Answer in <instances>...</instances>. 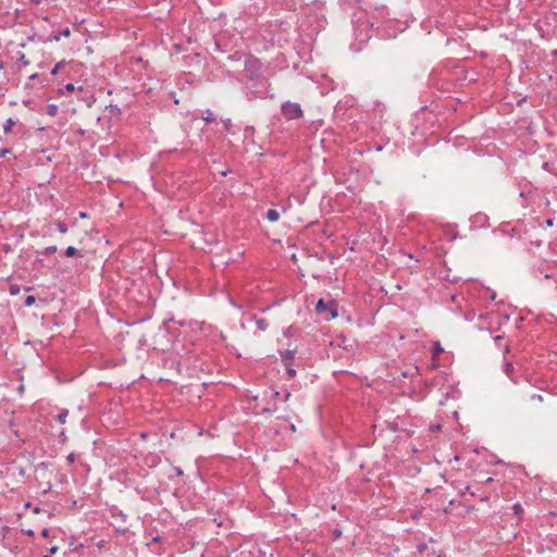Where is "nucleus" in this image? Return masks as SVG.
Returning a JSON list of instances; mask_svg holds the SVG:
<instances>
[{
    "label": "nucleus",
    "mask_w": 557,
    "mask_h": 557,
    "mask_svg": "<svg viewBox=\"0 0 557 557\" xmlns=\"http://www.w3.org/2000/svg\"><path fill=\"white\" fill-rule=\"evenodd\" d=\"M418 549H419L420 552H423V550L425 549V545H424V544L419 545V546H418Z\"/></svg>",
    "instance_id": "obj_30"
},
{
    "label": "nucleus",
    "mask_w": 557,
    "mask_h": 557,
    "mask_svg": "<svg viewBox=\"0 0 557 557\" xmlns=\"http://www.w3.org/2000/svg\"><path fill=\"white\" fill-rule=\"evenodd\" d=\"M504 372L506 373V375L512 381V382H516V380L512 377V372H513V366L511 362L507 361L505 363V367H504Z\"/></svg>",
    "instance_id": "obj_5"
},
{
    "label": "nucleus",
    "mask_w": 557,
    "mask_h": 557,
    "mask_svg": "<svg viewBox=\"0 0 557 557\" xmlns=\"http://www.w3.org/2000/svg\"><path fill=\"white\" fill-rule=\"evenodd\" d=\"M57 251V246L46 247L44 250L45 255H53Z\"/></svg>",
    "instance_id": "obj_17"
},
{
    "label": "nucleus",
    "mask_w": 557,
    "mask_h": 557,
    "mask_svg": "<svg viewBox=\"0 0 557 557\" xmlns=\"http://www.w3.org/2000/svg\"><path fill=\"white\" fill-rule=\"evenodd\" d=\"M15 125V121L11 117H9L7 121H5V124L3 126V132L5 134H9L11 131H12V127Z\"/></svg>",
    "instance_id": "obj_6"
},
{
    "label": "nucleus",
    "mask_w": 557,
    "mask_h": 557,
    "mask_svg": "<svg viewBox=\"0 0 557 557\" xmlns=\"http://www.w3.org/2000/svg\"><path fill=\"white\" fill-rule=\"evenodd\" d=\"M35 301H36L35 296H33V295H28V296L25 298L24 304H25V306H26V307H30V306H33V305L35 304Z\"/></svg>",
    "instance_id": "obj_16"
},
{
    "label": "nucleus",
    "mask_w": 557,
    "mask_h": 557,
    "mask_svg": "<svg viewBox=\"0 0 557 557\" xmlns=\"http://www.w3.org/2000/svg\"><path fill=\"white\" fill-rule=\"evenodd\" d=\"M64 90H66V91H69V92L74 91V90H75V86H74V84H72V83L66 84V85L64 86Z\"/></svg>",
    "instance_id": "obj_21"
},
{
    "label": "nucleus",
    "mask_w": 557,
    "mask_h": 557,
    "mask_svg": "<svg viewBox=\"0 0 557 557\" xmlns=\"http://www.w3.org/2000/svg\"><path fill=\"white\" fill-rule=\"evenodd\" d=\"M34 512H39V508H37V507H36V508L34 509Z\"/></svg>",
    "instance_id": "obj_37"
},
{
    "label": "nucleus",
    "mask_w": 557,
    "mask_h": 557,
    "mask_svg": "<svg viewBox=\"0 0 557 557\" xmlns=\"http://www.w3.org/2000/svg\"><path fill=\"white\" fill-rule=\"evenodd\" d=\"M67 414L69 411L66 409L61 410L60 413L57 416V421L61 424L65 423Z\"/></svg>",
    "instance_id": "obj_8"
},
{
    "label": "nucleus",
    "mask_w": 557,
    "mask_h": 557,
    "mask_svg": "<svg viewBox=\"0 0 557 557\" xmlns=\"http://www.w3.org/2000/svg\"><path fill=\"white\" fill-rule=\"evenodd\" d=\"M49 533H50V531H49V529H47V528L42 529V531H41V535H42L44 537H49Z\"/></svg>",
    "instance_id": "obj_24"
},
{
    "label": "nucleus",
    "mask_w": 557,
    "mask_h": 557,
    "mask_svg": "<svg viewBox=\"0 0 557 557\" xmlns=\"http://www.w3.org/2000/svg\"><path fill=\"white\" fill-rule=\"evenodd\" d=\"M9 152H10L9 149H5V148L0 149V159L5 157Z\"/></svg>",
    "instance_id": "obj_23"
},
{
    "label": "nucleus",
    "mask_w": 557,
    "mask_h": 557,
    "mask_svg": "<svg viewBox=\"0 0 557 557\" xmlns=\"http://www.w3.org/2000/svg\"><path fill=\"white\" fill-rule=\"evenodd\" d=\"M27 534L33 536L34 535V531L33 530H28Z\"/></svg>",
    "instance_id": "obj_34"
},
{
    "label": "nucleus",
    "mask_w": 557,
    "mask_h": 557,
    "mask_svg": "<svg viewBox=\"0 0 557 557\" xmlns=\"http://www.w3.org/2000/svg\"><path fill=\"white\" fill-rule=\"evenodd\" d=\"M57 550H58V547H57V546H53V547H51V548H50V553H51V554L57 553Z\"/></svg>",
    "instance_id": "obj_31"
},
{
    "label": "nucleus",
    "mask_w": 557,
    "mask_h": 557,
    "mask_svg": "<svg viewBox=\"0 0 557 557\" xmlns=\"http://www.w3.org/2000/svg\"><path fill=\"white\" fill-rule=\"evenodd\" d=\"M443 350L444 349L442 348L441 344L438 342H435L434 345H433V355L437 356L441 352H443Z\"/></svg>",
    "instance_id": "obj_15"
},
{
    "label": "nucleus",
    "mask_w": 557,
    "mask_h": 557,
    "mask_svg": "<svg viewBox=\"0 0 557 557\" xmlns=\"http://www.w3.org/2000/svg\"><path fill=\"white\" fill-rule=\"evenodd\" d=\"M79 216H81V218H86V213H85V212H81V213H79Z\"/></svg>",
    "instance_id": "obj_35"
},
{
    "label": "nucleus",
    "mask_w": 557,
    "mask_h": 557,
    "mask_svg": "<svg viewBox=\"0 0 557 557\" xmlns=\"http://www.w3.org/2000/svg\"><path fill=\"white\" fill-rule=\"evenodd\" d=\"M174 471L176 473V475H183V470L180 468V467H174Z\"/></svg>",
    "instance_id": "obj_25"
},
{
    "label": "nucleus",
    "mask_w": 557,
    "mask_h": 557,
    "mask_svg": "<svg viewBox=\"0 0 557 557\" xmlns=\"http://www.w3.org/2000/svg\"><path fill=\"white\" fill-rule=\"evenodd\" d=\"M285 366L289 377H294L296 375V370L292 368L290 363H287Z\"/></svg>",
    "instance_id": "obj_18"
},
{
    "label": "nucleus",
    "mask_w": 557,
    "mask_h": 557,
    "mask_svg": "<svg viewBox=\"0 0 557 557\" xmlns=\"http://www.w3.org/2000/svg\"><path fill=\"white\" fill-rule=\"evenodd\" d=\"M267 219L270 222H276L280 219V213L275 209H269L267 212Z\"/></svg>",
    "instance_id": "obj_4"
},
{
    "label": "nucleus",
    "mask_w": 557,
    "mask_h": 557,
    "mask_svg": "<svg viewBox=\"0 0 557 557\" xmlns=\"http://www.w3.org/2000/svg\"><path fill=\"white\" fill-rule=\"evenodd\" d=\"M55 226L61 234H65L67 232V225L62 221H57Z\"/></svg>",
    "instance_id": "obj_10"
},
{
    "label": "nucleus",
    "mask_w": 557,
    "mask_h": 557,
    "mask_svg": "<svg viewBox=\"0 0 557 557\" xmlns=\"http://www.w3.org/2000/svg\"><path fill=\"white\" fill-rule=\"evenodd\" d=\"M257 327L261 331H265L268 327V322L264 319L257 320Z\"/></svg>",
    "instance_id": "obj_14"
},
{
    "label": "nucleus",
    "mask_w": 557,
    "mask_h": 557,
    "mask_svg": "<svg viewBox=\"0 0 557 557\" xmlns=\"http://www.w3.org/2000/svg\"><path fill=\"white\" fill-rule=\"evenodd\" d=\"M281 111L286 120H296L304 116V111L297 102L286 101L282 103Z\"/></svg>",
    "instance_id": "obj_1"
},
{
    "label": "nucleus",
    "mask_w": 557,
    "mask_h": 557,
    "mask_svg": "<svg viewBox=\"0 0 557 557\" xmlns=\"http://www.w3.org/2000/svg\"><path fill=\"white\" fill-rule=\"evenodd\" d=\"M58 112V107L55 104H50L48 107V114L49 115H55Z\"/></svg>",
    "instance_id": "obj_19"
},
{
    "label": "nucleus",
    "mask_w": 557,
    "mask_h": 557,
    "mask_svg": "<svg viewBox=\"0 0 557 557\" xmlns=\"http://www.w3.org/2000/svg\"><path fill=\"white\" fill-rule=\"evenodd\" d=\"M70 35H71V30H70V28H65V29H63L62 32H60V33H58V34L53 35V39H54L55 41H59V40L61 39V36H63V37H69Z\"/></svg>",
    "instance_id": "obj_9"
},
{
    "label": "nucleus",
    "mask_w": 557,
    "mask_h": 557,
    "mask_svg": "<svg viewBox=\"0 0 557 557\" xmlns=\"http://www.w3.org/2000/svg\"><path fill=\"white\" fill-rule=\"evenodd\" d=\"M278 396H280V392L275 391L272 393L273 398H278Z\"/></svg>",
    "instance_id": "obj_28"
},
{
    "label": "nucleus",
    "mask_w": 557,
    "mask_h": 557,
    "mask_svg": "<svg viewBox=\"0 0 557 557\" xmlns=\"http://www.w3.org/2000/svg\"><path fill=\"white\" fill-rule=\"evenodd\" d=\"M531 399H532V400L543 401V396H542V395H540V394H533V395L531 396Z\"/></svg>",
    "instance_id": "obj_22"
},
{
    "label": "nucleus",
    "mask_w": 557,
    "mask_h": 557,
    "mask_svg": "<svg viewBox=\"0 0 557 557\" xmlns=\"http://www.w3.org/2000/svg\"><path fill=\"white\" fill-rule=\"evenodd\" d=\"M202 120L206 123H212V122L215 121V117H214L213 113L210 110H207L206 111V115L202 116Z\"/></svg>",
    "instance_id": "obj_11"
},
{
    "label": "nucleus",
    "mask_w": 557,
    "mask_h": 557,
    "mask_svg": "<svg viewBox=\"0 0 557 557\" xmlns=\"http://www.w3.org/2000/svg\"><path fill=\"white\" fill-rule=\"evenodd\" d=\"M315 311L319 314H325L326 320L337 317L336 305L333 301L325 302L323 299H319L315 305Z\"/></svg>",
    "instance_id": "obj_2"
},
{
    "label": "nucleus",
    "mask_w": 557,
    "mask_h": 557,
    "mask_svg": "<svg viewBox=\"0 0 557 557\" xmlns=\"http://www.w3.org/2000/svg\"><path fill=\"white\" fill-rule=\"evenodd\" d=\"M17 292H18V289H17V288H15V287H13V286L11 287V293H12V294H15V293H17Z\"/></svg>",
    "instance_id": "obj_32"
},
{
    "label": "nucleus",
    "mask_w": 557,
    "mask_h": 557,
    "mask_svg": "<svg viewBox=\"0 0 557 557\" xmlns=\"http://www.w3.org/2000/svg\"><path fill=\"white\" fill-rule=\"evenodd\" d=\"M545 223H546V225H547V226H552V225H553V220H552V219H548V220H546V222H545Z\"/></svg>",
    "instance_id": "obj_29"
},
{
    "label": "nucleus",
    "mask_w": 557,
    "mask_h": 557,
    "mask_svg": "<svg viewBox=\"0 0 557 557\" xmlns=\"http://www.w3.org/2000/svg\"><path fill=\"white\" fill-rule=\"evenodd\" d=\"M512 509H513V513L515 516L517 517L518 520H521V515L523 512V508L522 506L519 504V503H516L513 506H512Z\"/></svg>",
    "instance_id": "obj_7"
},
{
    "label": "nucleus",
    "mask_w": 557,
    "mask_h": 557,
    "mask_svg": "<svg viewBox=\"0 0 557 557\" xmlns=\"http://www.w3.org/2000/svg\"><path fill=\"white\" fill-rule=\"evenodd\" d=\"M65 62L64 61H60L58 62L54 67L51 70V75H57L59 73V71L64 66Z\"/></svg>",
    "instance_id": "obj_13"
},
{
    "label": "nucleus",
    "mask_w": 557,
    "mask_h": 557,
    "mask_svg": "<svg viewBox=\"0 0 557 557\" xmlns=\"http://www.w3.org/2000/svg\"><path fill=\"white\" fill-rule=\"evenodd\" d=\"M66 460H67L69 465L74 463L75 460H76L75 454H73V453L69 454L67 457H66Z\"/></svg>",
    "instance_id": "obj_20"
},
{
    "label": "nucleus",
    "mask_w": 557,
    "mask_h": 557,
    "mask_svg": "<svg viewBox=\"0 0 557 557\" xmlns=\"http://www.w3.org/2000/svg\"><path fill=\"white\" fill-rule=\"evenodd\" d=\"M24 391H25V387H24V385H23V384H21V385L17 387V392H18L20 394H23V393H24Z\"/></svg>",
    "instance_id": "obj_26"
},
{
    "label": "nucleus",
    "mask_w": 557,
    "mask_h": 557,
    "mask_svg": "<svg viewBox=\"0 0 557 557\" xmlns=\"http://www.w3.org/2000/svg\"><path fill=\"white\" fill-rule=\"evenodd\" d=\"M289 397H290V393H289V392H286V393H285V395H284L283 400H284V401H287V400L289 399Z\"/></svg>",
    "instance_id": "obj_27"
},
{
    "label": "nucleus",
    "mask_w": 557,
    "mask_h": 557,
    "mask_svg": "<svg viewBox=\"0 0 557 557\" xmlns=\"http://www.w3.org/2000/svg\"><path fill=\"white\" fill-rule=\"evenodd\" d=\"M76 255H78V250H77L75 247H73V246H69V247L65 249V256H66V257H74V256H76Z\"/></svg>",
    "instance_id": "obj_12"
},
{
    "label": "nucleus",
    "mask_w": 557,
    "mask_h": 557,
    "mask_svg": "<svg viewBox=\"0 0 557 557\" xmlns=\"http://www.w3.org/2000/svg\"><path fill=\"white\" fill-rule=\"evenodd\" d=\"M295 352L293 350H285L282 354V360L285 364L290 363V361L294 359Z\"/></svg>",
    "instance_id": "obj_3"
},
{
    "label": "nucleus",
    "mask_w": 557,
    "mask_h": 557,
    "mask_svg": "<svg viewBox=\"0 0 557 557\" xmlns=\"http://www.w3.org/2000/svg\"><path fill=\"white\" fill-rule=\"evenodd\" d=\"M44 557H49V556H44Z\"/></svg>",
    "instance_id": "obj_38"
},
{
    "label": "nucleus",
    "mask_w": 557,
    "mask_h": 557,
    "mask_svg": "<svg viewBox=\"0 0 557 557\" xmlns=\"http://www.w3.org/2000/svg\"><path fill=\"white\" fill-rule=\"evenodd\" d=\"M273 410H271L270 408H263V412H268V413H271Z\"/></svg>",
    "instance_id": "obj_33"
},
{
    "label": "nucleus",
    "mask_w": 557,
    "mask_h": 557,
    "mask_svg": "<svg viewBox=\"0 0 557 557\" xmlns=\"http://www.w3.org/2000/svg\"><path fill=\"white\" fill-rule=\"evenodd\" d=\"M495 339H496V341H500V339H502V336H500V335H497V336L495 337Z\"/></svg>",
    "instance_id": "obj_36"
}]
</instances>
